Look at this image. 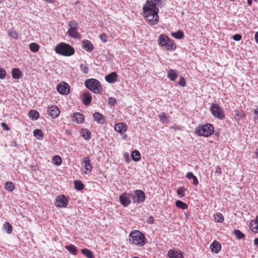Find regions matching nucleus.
Returning <instances> with one entry per match:
<instances>
[{
	"instance_id": "38",
	"label": "nucleus",
	"mask_w": 258,
	"mask_h": 258,
	"mask_svg": "<svg viewBox=\"0 0 258 258\" xmlns=\"http://www.w3.org/2000/svg\"><path fill=\"white\" fill-rule=\"evenodd\" d=\"M233 233L238 239H241L245 237V235L238 229L234 230Z\"/></svg>"
},
{
	"instance_id": "46",
	"label": "nucleus",
	"mask_w": 258,
	"mask_h": 258,
	"mask_svg": "<svg viewBox=\"0 0 258 258\" xmlns=\"http://www.w3.org/2000/svg\"><path fill=\"white\" fill-rule=\"evenodd\" d=\"M184 190L185 188L183 187H181L177 190V194L180 196V197L182 198L184 196L183 194Z\"/></svg>"
},
{
	"instance_id": "37",
	"label": "nucleus",
	"mask_w": 258,
	"mask_h": 258,
	"mask_svg": "<svg viewBox=\"0 0 258 258\" xmlns=\"http://www.w3.org/2000/svg\"><path fill=\"white\" fill-rule=\"evenodd\" d=\"M82 253L87 258H94L93 253L91 250L88 249L84 248L81 250Z\"/></svg>"
},
{
	"instance_id": "1",
	"label": "nucleus",
	"mask_w": 258,
	"mask_h": 258,
	"mask_svg": "<svg viewBox=\"0 0 258 258\" xmlns=\"http://www.w3.org/2000/svg\"><path fill=\"white\" fill-rule=\"evenodd\" d=\"M165 5L164 0H147L143 7L144 15L150 25H154L159 21V9Z\"/></svg>"
},
{
	"instance_id": "35",
	"label": "nucleus",
	"mask_w": 258,
	"mask_h": 258,
	"mask_svg": "<svg viewBox=\"0 0 258 258\" xmlns=\"http://www.w3.org/2000/svg\"><path fill=\"white\" fill-rule=\"evenodd\" d=\"M171 35L175 38L177 39H180L183 38L184 36L183 31L180 30H178V31L175 32H172L171 33Z\"/></svg>"
},
{
	"instance_id": "50",
	"label": "nucleus",
	"mask_w": 258,
	"mask_h": 258,
	"mask_svg": "<svg viewBox=\"0 0 258 258\" xmlns=\"http://www.w3.org/2000/svg\"><path fill=\"white\" fill-rule=\"evenodd\" d=\"M178 84L182 87L185 86L186 85V81L185 79L182 77H180V80L178 82Z\"/></svg>"
},
{
	"instance_id": "18",
	"label": "nucleus",
	"mask_w": 258,
	"mask_h": 258,
	"mask_svg": "<svg viewBox=\"0 0 258 258\" xmlns=\"http://www.w3.org/2000/svg\"><path fill=\"white\" fill-rule=\"evenodd\" d=\"M94 120L99 124H102L105 122V119L104 116L99 112H95L93 114Z\"/></svg>"
},
{
	"instance_id": "58",
	"label": "nucleus",
	"mask_w": 258,
	"mask_h": 258,
	"mask_svg": "<svg viewBox=\"0 0 258 258\" xmlns=\"http://www.w3.org/2000/svg\"><path fill=\"white\" fill-rule=\"evenodd\" d=\"M254 245L258 248V238L254 239Z\"/></svg>"
},
{
	"instance_id": "22",
	"label": "nucleus",
	"mask_w": 258,
	"mask_h": 258,
	"mask_svg": "<svg viewBox=\"0 0 258 258\" xmlns=\"http://www.w3.org/2000/svg\"><path fill=\"white\" fill-rule=\"evenodd\" d=\"M80 133L82 137L86 140H89L91 138V133L87 128H81Z\"/></svg>"
},
{
	"instance_id": "34",
	"label": "nucleus",
	"mask_w": 258,
	"mask_h": 258,
	"mask_svg": "<svg viewBox=\"0 0 258 258\" xmlns=\"http://www.w3.org/2000/svg\"><path fill=\"white\" fill-rule=\"evenodd\" d=\"M214 218L215 221L217 223H222L224 221V217L220 213H217L216 214H214Z\"/></svg>"
},
{
	"instance_id": "56",
	"label": "nucleus",
	"mask_w": 258,
	"mask_h": 258,
	"mask_svg": "<svg viewBox=\"0 0 258 258\" xmlns=\"http://www.w3.org/2000/svg\"><path fill=\"white\" fill-rule=\"evenodd\" d=\"M193 180V183L195 185H197L199 184V181L197 177L195 175L194 177L192 178Z\"/></svg>"
},
{
	"instance_id": "55",
	"label": "nucleus",
	"mask_w": 258,
	"mask_h": 258,
	"mask_svg": "<svg viewBox=\"0 0 258 258\" xmlns=\"http://www.w3.org/2000/svg\"><path fill=\"white\" fill-rule=\"evenodd\" d=\"M194 176L195 175H194V174L191 172H187L186 175V178L189 179H192L194 177Z\"/></svg>"
},
{
	"instance_id": "31",
	"label": "nucleus",
	"mask_w": 258,
	"mask_h": 258,
	"mask_svg": "<svg viewBox=\"0 0 258 258\" xmlns=\"http://www.w3.org/2000/svg\"><path fill=\"white\" fill-rule=\"evenodd\" d=\"M132 159L135 161H139L141 159V154L138 150H134L132 153Z\"/></svg>"
},
{
	"instance_id": "2",
	"label": "nucleus",
	"mask_w": 258,
	"mask_h": 258,
	"mask_svg": "<svg viewBox=\"0 0 258 258\" xmlns=\"http://www.w3.org/2000/svg\"><path fill=\"white\" fill-rule=\"evenodd\" d=\"M129 241L132 244L142 247L146 243V237L140 231L133 230L129 235Z\"/></svg>"
},
{
	"instance_id": "53",
	"label": "nucleus",
	"mask_w": 258,
	"mask_h": 258,
	"mask_svg": "<svg viewBox=\"0 0 258 258\" xmlns=\"http://www.w3.org/2000/svg\"><path fill=\"white\" fill-rule=\"evenodd\" d=\"M233 40L235 41H239L241 39V35L238 34L234 35L232 37Z\"/></svg>"
},
{
	"instance_id": "52",
	"label": "nucleus",
	"mask_w": 258,
	"mask_h": 258,
	"mask_svg": "<svg viewBox=\"0 0 258 258\" xmlns=\"http://www.w3.org/2000/svg\"><path fill=\"white\" fill-rule=\"evenodd\" d=\"M1 125L4 131H8L10 130L9 127L5 122H2Z\"/></svg>"
},
{
	"instance_id": "9",
	"label": "nucleus",
	"mask_w": 258,
	"mask_h": 258,
	"mask_svg": "<svg viewBox=\"0 0 258 258\" xmlns=\"http://www.w3.org/2000/svg\"><path fill=\"white\" fill-rule=\"evenodd\" d=\"M132 196L130 193L124 192L119 196V201L121 205L124 207H127L131 203L130 197Z\"/></svg>"
},
{
	"instance_id": "26",
	"label": "nucleus",
	"mask_w": 258,
	"mask_h": 258,
	"mask_svg": "<svg viewBox=\"0 0 258 258\" xmlns=\"http://www.w3.org/2000/svg\"><path fill=\"white\" fill-rule=\"evenodd\" d=\"M169 38L164 34H161L159 36L158 41L160 45L164 46L168 42Z\"/></svg>"
},
{
	"instance_id": "21",
	"label": "nucleus",
	"mask_w": 258,
	"mask_h": 258,
	"mask_svg": "<svg viewBox=\"0 0 258 258\" xmlns=\"http://www.w3.org/2000/svg\"><path fill=\"white\" fill-rule=\"evenodd\" d=\"M249 228L252 232L254 233L258 232V216H256L255 220L250 221Z\"/></svg>"
},
{
	"instance_id": "61",
	"label": "nucleus",
	"mask_w": 258,
	"mask_h": 258,
	"mask_svg": "<svg viewBox=\"0 0 258 258\" xmlns=\"http://www.w3.org/2000/svg\"><path fill=\"white\" fill-rule=\"evenodd\" d=\"M254 38L256 42L258 43V32L255 34Z\"/></svg>"
},
{
	"instance_id": "59",
	"label": "nucleus",
	"mask_w": 258,
	"mask_h": 258,
	"mask_svg": "<svg viewBox=\"0 0 258 258\" xmlns=\"http://www.w3.org/2000/svg\"><path fill=\"white\" fill-rule=\"evenodd\" d=\"M65 134L67 136L71 135V131L70 130H67L65 131Z\"/></svg>"
},
{
	"instance_id": "48",
	"label": "nucleus",
	"mask_w": 258,
	"mask_h": 258,
	"mask_svg": "<svg viewBox=\"0 0 258 258\" xmlns=\"http://www.w3.org/2000/svg\"><path fill=\"white\" fill-rule=\"evenodd\" d=\"M116 103V100L113 97H109L108 98V103L111 106H114Z\"/></svg>"
},
{
	"instance_id": "32",
	"label": "nucleus",
	"mask_w": 258,
	"mask_h": 258,
	"mask_svg": "<svg viewBox=\"0 0 258 258\" xmlns=\"http://www.w3.org/2000/svg\"><path fill=\"white\" fill-rule=\"evenodd\" d=\"M164 46H165L167 50H172L176 48V46L174 45V42L170 39Z\"/></svg>"
},
{
	"instance_id": "44",
	"label": "nucleus",
	"mask_w": 258,
	"mask_h": 258,
	"mask_svg": "<svg viewBox=\"0 0 258 258\" xmlns=\"http://www.w3.org/2000/svg\"><path fill=\"white\" fill-rule=\"evenodd\" d=\"M80 70L83 73L85 74H88L89 72V68L87 64L81 63L80 64Z\"/></svg>"
},
{
	"instance_id": "11",
	"label": "nucleus",
	"mask_w": 258,
	"mask_h": 258,
	"mask_svg": "<svg viewBox=\"0 0 258 258\" xmlns=\"http://www.w3.org/2000/svg\"><path fill=\"white\" fill-rule=\"evenodd\" d=\"M57 91L61 94L67 95L70 93V88L66 83H61L57 86Z\"/></svg>"
},
{
	"instance_id": "28",
	"label": "nucleus",
	"mask_w": 258,
	"mask_h": 258,
	"mask_svg": "<svg viewBox=\"0 0 258 258\" xmlns=\"http://www.w3.org/2000/svg\"><path fill=\"white\" fill-rule=\"evenodd\" d=\"M65 248L73 255H76L78 254V250L74 245H67L65 246Z\"/></svg>"
},
{
	"instance_id": "64",
	"label": "nucleus",
	"mask_w": 258,
	"mask_h": 258,
	"mask_svg": "<svg viewBox=\"0 0 258 258\" xmlns=\"http://www.w3.org/2000/svg\"><path fill=\"white\" fill-rule=\"evenodd\" d=\"M255 154L256 156V157L258 158V148L257 149L255 153Z\"/></svg>"
},
{
	"instance_id": "8",
	"label": "nucleus",
	"mask_w": 258,
	"mask_h": 258,
	"mask_svg": "<svg viewBox=\"0 0 258 258\" xmlns=\"http://www.w3.org/2000/svg\"><path fill=\"white\" fill-rule=\"evenodd\" d=\"M135 195L132 196L134 203H141L144 202L146 198L145 192L140 189H137L134 191Z\"/></svg>"
},
{
	"instance_id": "42",
	"label": "nucleus",
	"mask_w": 258,
	"mask_h": 258,
	"mask_svg": "<svg viewBox=\"0 0 258 258\" xmlns=\"http://www.w3.org/2000/svg\"><path fill=\"white\" fill-rule=\"evenodd\" d=\"M4 227L7 233L10 234L12 232L13 227L10 223L6 222L4 224Z\"/></svg>"
},
{
	"instance_id": "24",
	"label": "nucleus",
	"mask_w": 258,
	"mask_h": 258,
	"mask_svg": "<svg viewBox=\"0 0 258 258\" xmlns=\"http://www.w3.org/2000/svg\"><path fill=\"white\" fill-rule=\"evenodd\" d=\"M177 77V74L174 70L170 69L167 71V77L171 81H174Z\"/></svg>"
},
{
	"instance_id": "12",
	"label": "nucleus",
	"mask_w": 258,
	"mask_h": 258,
	"mask_svg": "<svg viewBox=\"0 0 258 258\" xmlns=\"http://www.w3.org/2000/svg\"><path fill=\"white\" fill-rule=\"evenodd\" d=\"M82 164L85 169V170L84 171L85 174H87L91 172L92 166L91 164V161L88 157H86L83 159Z\"/></svg>"
},
{
	"instance_id": "36",
	"label": "nucleus",
	"mask_w": 258,
	"mask_h": 258,
	"mask_svg": "<svg viewBox=\"0 0 258 258\" xmlns=\"http://www.w3.org/2000/svg\"><path fill=\"white\" fill-rule=\"evenodd\" d=\"M75 188L76 189L81 190L84 188V185L80 180H75L74 181Z\"/></svg>"
},
{
	"instance_id": "4",
	"label": "nucleus",
	"mask_w": 258,
	"mask_h": 258,
	"mask_svg": "<svg viewBox=\"0 0 258 258\" xmlns=\"http://www.w3.org/2000/svg\"><path fill=\"white\" fill-rule=\"evenodd\" d=\"M85 85L87 88L95 94L101 93L102 88L100 82L95 79H87L85 82Z\"/></svg>"
},
{
	"instance_id": "33",
	"label": "nucleus",
	"mask_w": 258,
	"mask_h": 258,
	"mask_svg": "<svg viewBox=\"0 0 258 258\" xmlns=\"http://www.w3.org/2000/svg\"><path fill=\"white\" fill-rule=\"evenodd\" d=\"M28 115L30 118L34 120H37L39 116V114L38 112L35 110H30L29 112Z\"/></svg>"
},
{
	"instance_id": "54",
	"label": "nucleus",
	"mask_w": 258,
	"mask_h": 258,
	"mask_svg": "<svg viewBox=\"0 0 258 258\" xmlns=\"http://www.w3.org/2000/svg\"><path fill=\"white\" fill-rule=\"evenodd\" d=\"M215 173L221 174L222 173V169L220 166L216 167Z\"/></svg>"
},
{
	"instance_id": "10",
	"label": "nucleus",
	"mask_w": 258,
	"mask_h": 258,
	"mask_svg": "<svg viewBox=\"0 0 258 258\" xmlns=\"http://www.w3.org/2000/svg\"><path fill=\"white\" fill-rule=\"evenodd\" d=\"M68 203V200L63 195L58 196L56 198L55 205L58 207H66Z\"/></svg>"
},
{
	"instance_id": "7",
	"label": "nucleus",
	"mask_w": 258,
	"mask_h": 258,
	"mask_svg": "<svg viewBox=\"0 0 258 258\" xmlns=\"http://www.w3.org/2000/svg\"><path fill=\"white\" fill-rule=\"evenodd\" d=\"M211 114L216 118L223 119L225 118V112L223 108H221L218 104L213 103L210 106Z\"/></svg>"
},
{
	"instance_id": "19",
	"label": "nucleus",
	"mask_w": 258,
	"mask_h": 258,
	"mask_svg": "<svg viewBox=\"0 0 258 258\" xmlns=\"http://www.w3.org/2000/svg\"><path fill=\"white\" fill-rule=\"evenodd\" d=\"M117 77L118 76L116 72H112L106 76L105 80L109 83H114L116 82Z\"/></svg>"
},
{
	"instance_id": "20",
	"label": "nucleus",
	"mask_w": 258,
	"mask_h": 258,
	"mask_svg": "<svg viewBox=\"0 0 258 258\" xmlns=\"http://www.w3.org/2000/svg\"><path fill=\"white\" fill-rule=\"evenodd\" d=\"M168 256L169 258H183L180 251L169 250L168 252Z\"/></svg>"
},
{
	"instance_id": "14",
	"label": "nucleus",
	"mask_w": 258,
	"mask_h": 258,
	"mask_svg": "<svg viewBox=\"0 0 258 258\" xmlns=\"http://www.w3.org/2000/svg\"><path fill=\"white\" fill-rule=\"evenodd\" d=\"M114 130L120 134L124 133L127 130V126L125 123L119 122L114 125Z\"/></svg>"
},
{
	"instance_id": "5",
	"label": "nucleus",
	"mask_w": 258,
	"mask_h": 258,
	"mask_svg": "<svg viewBox=\"0 0 258 258\" xmlns=\"http://www.w3.org/2000/svg\"><path fill=\"white\" fill-rule=\"evenodd\" d=\"M214 127L211 123L200 124L196 128V133L200 136L208 137L214 133Z\"/></svg>"
},
{
	"instance_id": "17",
	"label": "nucleus",
	"mask_w": 258,
	"mask_h": 258,
	"mask_svg": "<svg viewBox=\"0 0 258 258\" xmlns=\"http://www.w3.org/2000/svg\"><path fill=\"white\" fill-rule=\"evenodd\" d=\"M210 248L212 252L218 253L221 249V245L219 242L215 240L211 244Z\"/></svg>"
},
{
	"instance_id": "39",
	"label": "nucleus",
	"mask_w": 258,
	"mask_h": 258,
	"mask_svg": "<svg viewBox=\"0 0 258 258\" xmlns=\"http://www.w3.org/2000/svg\"><path fill=\"white\" fill-rule=\"evenodd\" d=\"M29 48L33 52H37L39 49V46L36 43L33 42L30 44Z\"/></svg>"
},
{
	"instance_id": "40",
	"label": "nucleus",
	"mask_w": 258,
	"mask_h": 258,
	"mask_svg": "<svg viewBox=\"0 0 258 258\" xmlns=\"http://www.w3.org/2000/svg\"><path fill=\"white\" fill-rule=\"evenodd\" d=\"M5 188L9 191H12L15 188V185L12 182L8 181L5 183Z\"/></svg>"
},
{
	"instance_id": "41",
	"label": "nucleus",
	"mask_w": 258,
	"mask_h": 258,
	"mask_svg": "<svg viewBox=\"0 0 258 258\" xmlns=\"http://www.w3.org/2000/svg\"><path fill=\"white\" fill-rule=\"evenodd\" d=\"M160 120L163 123H167L169 121V116H167L165 113H162L159 115Z\"/></svg>"
},
{
	"instance_id": "45",
	"label": "nucleus",
	"mask_w": 258,
	"mask_h": 258,
	"mask_svg": "<svg viewBox=\"0 0 258 258\" xmlns=\"http://www.w3.org/2000/svg\"><path fill=\"white\" fill-rule=\"evenodd\" d=\"M99 38L103 42H107L108 36L104 33H101L99 35Z\"/></svg>"
},
{
	"instance_id": "29",
	"label": "nucleus",
	"mask_w": 258,
	"mask_h": 258,
	"mask_svg": "<svg viewBox=\"0 0 258 258\" xmlns=\"http://www.w3.org/2000/svg\"><path fill=\"white\" fill-rule=\"evenodd\" d=\"M175 206L177 208L182 209V210H185L187 209L188 208L187 205L182 202L180 200H177L175 202Z\"/></svg>"
},
{
	"instance_id": "25",
	"label": "nucleus",
	"mask_w": 258,
	"mask_h": 258,
	"mask_svg": "<svg viewBox=\"0 0 258 258\" xmlns=\"http://www.w3.org/2000/svg\"><path fill=\"white\" fill-rule=\"evenodd\" d=\"M245 116V113L244 111L240 109V110H237L235 111V114H234V119L237 121H239L240 120H241L242 118H243Z\"/></svg>"
},
{
	"instance_id": "13",
	"label": "nucleus",
	"mask_w": 258,
	"mask_h": 258,
	"mask_svg": "<svg viewBox=\"0 0 258 258\" xmlns=\"http://www.w3.org/2000/svg\"><path fill=\"white\" fill-rule=\"evenodd\" d=\"M48 112L51 117L56 118L60 114V110L57 106L54 105L49 108Z\"/></svg>"
},
{
	"instance_id": "47",
	"label": "nucleus",
	"mask_w": 258,
	"mask_h": 258,
	"mask_svg": "<svg viewBox=\"0 0 258 258\" xmlns=\"http://www.w3.org/2000/svg\"><path fill=\"white\" fill-rule=\"evenodd\" d=\"M6 77V71L2 68H0V79L3 80Z\"/></svg>"
},
{
	"instance_id": "49",
	"label": "nucleus",
	"mask_w": 258,
	"mask_h": 258,
	"mask_svg": "<svg viewBox=\"0 0 258 258\" xmlns=\"http://www.w3.org/2000/svg\"><path fill=\"white\" fill-rule=\"evenodd\" d=\"M9 36L11 37L12 38H13L14 39H17L18 38V33L15 31H10L9 32Z\"/></svg>"
},
{
	"instance_id": "57",
	"label": "nucleus",
	"mask_w": 258,
	"mask_h": 258,
	"mask_svg": "<svg viewBox=\"0 0 258 258\" xmlns=\"http://www.w3.org/2000/svg\"><path fill=\"white\" fill-rule=\"evenodd\" d=\"M147 222L149 224H153L154 222V219L153 216H150L149 217L148 219L147 220Z\"/></svg>"
},
{
	"instance_id": "63",
	"label": "nucleus",
	"mask_w": 258,
	"mask_h": 258,
	"mask_svg": "<svg viewBox=\"0 0 258 258\" xmlns=\"http://www.w3.org/2000/svg\"><path fill=\"white\" fill-rule=\"evenodd\" d=\"M252 1L253 0H247V4L249 6H251L252 5Z\"/></svg>"
},
{
	"instance_id": "43",
	"label": "nucleus",
	"mask_w": 258,
	"mask_h": 258,
	"mask_svg": "<svg viewBox=\"0 0 258 258\" xmlns=\"http://www.w3.org/2000/svg\"><path fill=\"white\" fill-rule=\"evenodd\" d=\"M52 161L56 165H60L62 163L61 158L58 155L53 157Z\"/></svg>"
},
{
	"instance_id": "30",
	"label": "nucleus",
	"mask_w": 258,
	"mask_h": 258,
	"mask_svg": "<svg viewBox=\"0 0 258 258\" xmlns=\"http://www.w3.org/2000/svg\"><path fill=\"white\" fill-rule=\"evenodd\" d=\"M33 135L38 140H41L44 137L42 131L40 129H36L33 131Z\"/></svg>"
},
{
	"instance_id": "62",
	"label": "nucleus",
	"mask_w": 258,
	"mask_h": 258,
	"mask_svg": "<svg viewBox=\"0 0 258 258\" xmlns=\"http://www.w3.org/2000/svg\"><path fill=\"white\" fill-rule=\"evenodd\" d=\"M12 146H14L15 147H17V144L15 141L12 142L11 143Z\"/></svg>"
},
{
	"instance_id": "51",
	"label": "nucleus",
	"mask_w": 258,
	"mask_h": 258,
	"mask_svg": "<svg viewBox=\"0 0 258 258\" xmlns=\"http://www.w3.org/2000/svg\"><path fill=\"white\" fill-rule=\"evenodd\" d=\"M254 119L258 122V107L253 110Z\"/></svg>"
},
{
	"instance_id": "16",
	"label": "nucleus",
	"mask_w": 258,
	"mask_h": 258,
	"mask_svg": "<svg viewBox=\"0 0 258 258\" xmlns=\"http://www.w3.org/2000/svg\"><path fill=\"white\" fill-rule=\"evenodd\" d=\"M84 116L82 114L79 112H76L73 114L72 117V120L73 121L77 123H82L84 121Z\"/></svg>"
},
{
	"instance_id": "15",
	"label": "nucleus",
	"mask_w": 258,
	"mask_h": 258,
	"mask_svg": "<svg viewBox=\"0 0 258 258\" xmlns=\"http://www.w3.org/2000/svg\"><path fill=\"white\" fill-rule=\"evenodd\" d=\"M83 103L85 105H89L92 101V96L91 93L89 92H84L82 96Z\"/></svg>"
},
{
	"instance_id": "23",
	"label": "nucleus",
	"mask_w": 258,
	"mask_h": 258,
	"mask_svg": "<svg viewBox=\"0 0 258 258\" xmlns=\"http://www.w3.org/2000/svg\"><path fill=\"white\" fill-rule=\"evenodd\" d=\"M83 48L88 52H91L94 48L93 44L88 40H85L83 42Z\"/></svg>"
},
{
	"instance_id": "27",
	"label": "nucleus",
	"mask_w": 258,
	"mask_h": 258,
	"mask_svg": "<svg viewBox=\"0 0 258 258\" xmlns=\"http://www.w3.org/2000/svg\"><path fill=\"white\" fill-rule=\"evenodd\" d=\"M12 77L15 79H19L22 76V74L20 70L18 69L15 68L12 71Z\"/></svg>"
},
{
	"instance_id": "3",
	"label": "nucleus",
	"mask_w": 258,
	"mask_h": 258,
	"mask_svg": "<svg viewBox=\"0 0 258 258\" xmlns=\"http://www.w3.org/2000/svg\"><path fill=\"white\" fill-rule=\"evenodd\" d=\"M55 52L57 54L70 56L75 53V50L70 44L64 42L58 44L54 49Z\"/></svg>"
},
{
	"instance_id": "6",
	"label": "nucleus",
	"mask_w": 258,
	"mask_h": 258,
	"mask_svg": "<svg viewBox=\"0 0 258 258\" xmlns=\"http://www.w3.org/2000/svg\"><path fill=\"white\" fill-rule=\"evenodd\" d=\"M69 29L67 34L73 38H79L81 34L78 32L79 26L75 20L70 21L68 23Z\"/></svg>"
},
{
	"instance_id": "60",
	"label": "nucleus",
	"mask_w": 258,
	"mask_h": 258,
	"mask_svg": "<svg viewBox=\"0 0 258 258\" xmlns=\"http://www.w3.org/2000/svg\"><path fill=\"white\" fill-rule=\"evenodd\" d=\"M124 157L126 158V161L128 162V161L130 160L128 154L127 153L124 154Z\"/></svg>"
}]
</instances>
